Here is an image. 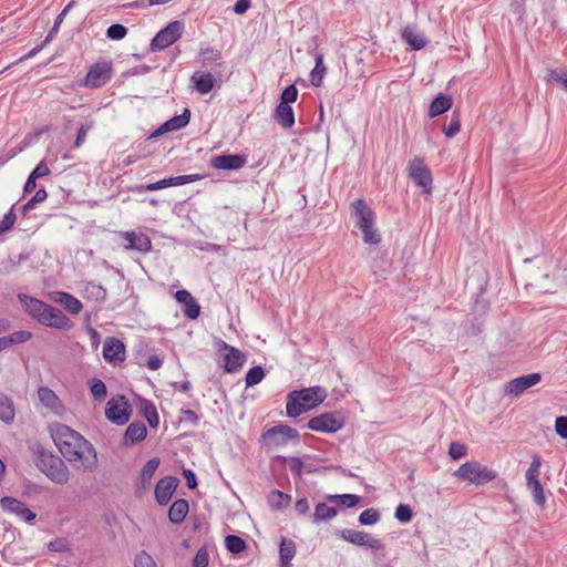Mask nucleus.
I'll use <instances>...</instances> for the list:
<instances>
[{
  "label": "nucleus",
  "instance_id": "1",
  "mask_svg": "<svg viewBox=\"0 0 567 567\" xmlns=\"http://www.w3.org/2000/svg\"><path fill=\"white\" fill-rule=\"evenodd\" d=\"M326 398V390L318 385L293 390L287 395L286 413L289 417H297L317 408Z\"/></svg>",
  "mask_w": 567,
  "mask_h": 567
},
{
  "label": "nucleus",
  "instance_id": "2",
  "mask_svg": "<svg viewBox=\"0 0 567 567\" xmlns=\"http://www.w3.org/2000/svg\"><path fill=\"white\" fill-rule=\"evenodd\" d=\"M33 452L37 468L51 482L58 485H64L69 482L70 471L62 458L42 446H37Z\"/></svg>",
  "mask_w": 567,
  "mask_h": 567
},
{
  "label": "nucleus",
  "instance_id": "3",
  "mask_svg": "<svg viewBox=\"0 0 567 567\" xmlns=\"http://www.w3.org/2000/svg\"><path fill=\"white\" fill-rule=\"evenodd\" d=\"M70 463H80L78 467L84 471H94L97 466L96 450L91 442L80 435L59 450Z\"/></svg>",
  "mask_w": 567,
  "mask_h": 567
},
{
  "label": "nucleus",
  "instance_id": "4",
  "mask_svg": "<svg viewBox=\"0 0 567 567\" xmlns=\"http://www.w3.org/2000/svg\"><path fill=\"white\" fill-rule=\"evenodd\" d=\"M351 216L355 226L361 230L364 243L378 245L381 241V235L374 227L375 214L367 205L363 198H358L350 204Z\"/></svg>",
  "mask_w": 567,
  "mask_h": 567
},
{
  "label": "nucleus",
  "instance_id": "5",
  "mask_svg": "<svg viewBox=\"0 0 567 567\" xmlns=\"http://www.w3.org/2000/svg\"><path fill=\"white\" fill-rule=\"evenodd\" d=\"M453 475L468 484L481 486L494 481L497 472L477 461H470L462 464Z\"/></svg>",
  "mask_w": 567,
  "mask_h": 567
},
{
  "label": "nucleus",
  "instance_id": "6",
  "mask_svg": "<svg viewBox=\"0 0 567 567\" xmlns=\"http://www.w3.org/2000/svg\"><path fill=\"white\" fill-rule=\"evenodd\" d=\"M540 466L542 457L538 454H535L533 456L532 463L529 464V467L526 471L525 477L526 487L532 494L534 503L543 509L546 506L547 496L543 485L539 482Z\"/></svg>",
  "mask_w": 567,
  "mask_h": 567
},
{
  "label": "nucleus",
  "instance_id": "7",
  "mask_svg": "<svg viewBox=\"0 0 567 567\" xmlns=\"http://www.w3.org/2000/svg\"><path fill=\"white\" fill-rule=\"evenodd\" d=\"M300 435L295 427L287 424H278L270 429H267L261 434V442L269 449L284 446L288 442H299Z\"/></svg>",
  "mask_w": 567,
  "mask_h": 567
},
{
  "label": "nucleus",
  "instance_id": "8",
  "mask_svg": "<svg viewBox=\"0 0 567 567\" xmlns=\"http://www.w3.org/2000/svg\"><path fill=\"white\" fill-rule=\"evenodd\" d=\"M346 419L342 412L332 411L311 417L307 427L322 433H334L344 426Z\"/></svg>",
  "mask_w": 567,
  "mask_h": 567
},
{
  "label": "nucleus",
  "instance_id": "9",
  "mask_svg": "<svg viewBox=\"0 0 567 567\" xmlns=\"http://www.w3.org/2000/svg\"><path fill=\"white\" fill-rule=\"evenodd\" d=\"M184 22L175 20L159 30L152 39L150 49L152 52L162 51L176 42L183 34Z\"/></svg>",
  "mask_w": 567,
  "mask_h": 567
},
{
  "label": "nucleus",
  "instance_id": "10",
  "mask_svg": "<svg viewBox=\"0 0 567 567\" xmlns=\"http://www.w3.org/2000/svg\"><path fill=\"white\" fill-rule=\"evenodd\" d=\"M339 535L343 540L355 546L367 547L373 550L384 549V544L379 538H375L371 534L362 530L344 528L339 532Z\"/></svg>",
  "mask_w": 567,
  "mask_h": 567
},
{
  "label": "nucleus",
  "instance_id": "11",
  "mask_svg": "<svg viewBox=\"0 0 567 567\" xmlns=\"http://www.w3.org/2000/svg\"><path fill=\"white\" fill-rule=\"evenodd\" d=\"M132 413V408L124 395L118 399H112L107 402L105 409V416L116 425H124L128 422Z\"/></svg>",
  "mask_w": 567,
  "mask_h": 567
},
{
  "label": "nucleus",
  "instance_id": "12",
  "mask_svg": "<svg viewBox=\"0 0 567 567\" xmlns=\"http://www.w3.org/2000/svg\"><path fill=\"white\" fill-rule=\"evenodd\" d=\"M409 176L426 194L432 190V174L421 157H414L409 166Z\"/></svg>",
  "mask_w": 567,
  "mask_h": 567
},
{
  "label": "nucleus",
  "instance_id": "13",
  "mask_svg": "<svg viewBox=\"0 0 567 567\" xmlns=\"http://www.w3.org/2000/svg\"><path fill=\"white\" fill-rule=\"evenodd\" d=\"M112 78L111 62H96L89 70L84 84L91 89H97L106 84Z\"/></svg>",
  "mask_w": 567,
  "mask_h": 567
},
{
  "label": "nucleus",
  "instance_id": "14",
  "mask_svg": "<svg viewBox=\"0 0 567 567\" xmlns=\"http://www.w3.org/2000/svg\"><path fill=\"white\" fill-rule=\"evenodd\" d=\"M223 348L227 351L223 355V368L227 373L238 372L246 362V354L239 349L223 342Z\"/></svg>",
  "mask_w": 567,
  "mask_h": 567
},
{
  "label": "nucleus",
  "instance_id": "15",
  "mask_svg": "<svg viewBox=\"0 0 567 567\" xmlns=\"http://www.w3.org/2000/svg\"><path fill=\"white\" fill-rule=\"evenodd\" d=\"M38 398L40 403L50 412L55 415H63L65 412V406L61 399L55 394V392L49 386H39L38 389Z\"/></svg>",
  "mask_w": 567,
  "mask_h": 567
},
{
  "label": "nucleus",
  "instance_id": "16",
  "mask_svg": "<svg viewBox=\"0 0 567 567\" xmlns=\"http://www.w3.org/2000/svg\"><path fill=\"white\" fill-rule=\"evenodd\" d=\"M120 236L126 241L124 248L146 254L152 249L151 238L144 233L121 231Z\"/></svg>",
  "mask_w": 567,
  "mask_h": 567
},
{
  "label": "nucleus",
  "instance_id": "17",
  "mask_svg": "<svg viewBox=\"0 0 567 567\" xmlns=\"http://www.w3.org/2000/svg\"><path fill=\"white\" fill-rule=\"evenodd\" d=\"M179 484L175 476H165L161 478L155 486V499L159 505H166Z\"/></svg>",
  "mask_w": 567,
  "mask_h": 567
},
{
  "label": "nucleus",
  "instance_id": "18",
  "mask_svg": "<svg viewBox=\"0 0 567 567\" xmlns=\"http://www.w3.org/2000/svg\"><path fill=\"white\" fill-rule=\"evenodd\" d=\"M246 156L240 154H221L212 157L210 166L215 169L236 171L244 167Z\"/></svg>",
  "mask_w": 567,
  "mask_h": 567
},
{
  "label": "nucleus",
  "instance_id": "19",
  "mask_svg": "<svg viewBox=\"0 0 567 567\" xmlns=\"http://www.w3.org/2000/svg\"><path fill=\"white\" fill-rule=\"evenodd\" d=\"M0 506L3 511L13 513L25 522H32L37 517L35 513L29 509L23 502L11 496L2 497L0 499Z\"/></svg>",
  "mask_w": 567,
  "mask_h": 567
},
{
  "label": "nucleus",
  "instance_id": "20",
  "mask_svg": "<svg viewBox=\"0 0 567 567\" xmlns=\"http://www.w3.org/2000/svg\"><path fill=\"white\" fill-rule=\"evenodd\" d=\"M103 358L107 362H123L125 360V344L117 338L107 337L103 343Z\"/></svg>",
  "mask_w": 567,
  "mask_h": 567
},
{
  "label": "nucleus",
  "instance_id": "21",
  "mask_svg": "<svg viewBox=\"0 0 567 567\" xmlns=\"http://www.w3.org/2000/svg\"><path fill=\"white\" fill-rule=\"evenodd\" d=\"M49 430L51 437L59 450L81 435L75 430L62 423H54L50 425Z\"/></svg>",
  "mask_w": 567,
  "mask_h": 567
},
{
  "label": "nucleus",
  "instance_id": "22",
  "mask_svg": "<svg viewBox=\"0 0 567 567\" xmlns=\"http://www.w3.org/2000/svg\"><path fill=\"white\" fill-rule=\"evenodd\" d=\"M39 323L55 329H69L72 326L68 316H65L60 309L50 305Z\"/></svg>",
  "mask_w": 567,
  "mask_h": 567
},
{
  "label": "nucleus",
  "instance_id": "23",
  "mask_svg": "<svg viewBox=\"0 0 567 567\" xmlns=\"http://www.w3.org/2000/svg\"><path fill=\"white\" fill-rule=\"evenodd\" d=\"M542 380L540 373H529L518 378L513 379L507 384V392L515 396L520 395L527 389L536 385Z\"/></svg>",
  "mask_w": 567,
  "mask_h": 567
},
{
  "label": "nucleus",
  "instance_id": "24",
  "mask_svg": "<svg viewBox=\"0 0 567 567\" xmlns=\"http://www.w3.org/2000/svg\"><path fill=\"white\" fill-rule=\"evenodd\" d=\"M18 298L25 311L33 319L40 322L41 318L44 316V312L48 310L49 305L25 293H19Z\"/></svg>",
  "mask_w": 567,
  "mask_h": 567
},
{
  "label": "nucleus",
  "instance_id": "25",
  "mask_svg": "<svg viewBox=\"0 0 567 567\" xmlns=\"http://www.w3.org/2000/svg\"><path fill=\"white\" fill-rule=\"evenodd\" d=\"M190 120V111L188 109H184L182 114L175 115L168 121L164 122L152 136H158L167 132H173L185 127Z\"/></svg>",
  "mask_w": 567,
  "mask_h": 567
},
{
  "label": "nucleus",
  "instance_id": "26",
  "mask_svg": "<svg viewBox=\"0 0 567 567\" xmlns=\"http://www.w3.org/2000/svg\"><path fill=\"white\" fill-rule=\"evenodd\" d=\"M175 299L177 302L185 306L184 315L188 319H197L199 317L200 307L189 291L185 289L177 290L175 293Z\"/></svg>",
  "mask_w": 567,
  "mask_h": 567
},
{
  "label": "nucleus",
  "instance_id": "27",
  "mask_svg": "<svg viewBox=\"0 0 567 567\" xmlns=\"http://www.w3.org/2000/svg\"><path fill=\"white\" fill-rule=\"evenodd\" d=\"M51 299L63 306L71 315L80 313L83 308L82 302L69 292L54 291L51 293Z\"/></svg>",
  "mask_w": 567,
  "mask_h": 567
},
{
  "label": "nucleus",
  "instance_id": "28",
  "mask_svg": "<svg viewBox=\"0 0 567 567\" xmlns=\"http://www.w3.org/2000/svg\"><path fill=\"white\" fill-rule=\"evenodd\" d=\"M190 81L194 84L195 90L200 94L209 93L215 85V78L209 72L196 71L190 76Z\"/></svg>",
  "mask_w": 567,
  "mask_h": 567
},
{
  "label": "nucleus",
  "instance_id": "29",
  "mask_svg": "<svg viewBox=\"0 0 567 567\" xmlns=\"http://www.w3.org/2000/svg\"><path fill=\"white\" fill-rule=\"evenodd\" d=\"M402 40L414 51L421 50L427 44L426 38L422 33H417L412 25H406L402 30Z\"/></svg>",
  "mask_w": 567,
  "mask_h": 567
},
{
  "label": "nucleus",
  "instance_id": "30",
  "mask_svg": "<svg viewBox=\"0 0 567 567\" xmlns=\"http://www.w3.org/2000/svg\"><path fill=\"white\" fill-rule=\"evenodd\" d=\"M189 505L184 498L176 499L168 509V519L172 524H182L188 514Z\"/></svg>",
  "mask_w": 567,
  "mask_h": 567
},
{
  "label": "nucleus",
  "instance_id": "31",
  "mask_svg": "<svg viewBox=\"0 0 567 567\" xmlns=\"http://www.w3.org/2000/svg\"><path fill=\"white\" fill-rule=\"evenodd\" d=\"M275 120L284 128H290L295 124L292 107L286 103H279L275 111Z\"/></svg>",
  "mask_w": 567,
  "mask_h": 567
},
{
  "label": "nucleus",
  "instance_id": "32",
  "mask_svg": "<svg viewBox=\"0 0 567 567\" xmlns=\"http://www.w3.org/2000/svg\"><path fill=\"white\" fill-rule=\"evenodd\" d=\"M452 106V97L445 94L440 93L430 104L429 107V116L435 117L439 116L446 111H449Z\"/></svg>",
  "mask_w": 567,
  "mask_h": 567
},
{
  "label": "nucleus",
  "instance_id": "33",
  "mask_svg": "<svg viewBox=\"0 0 567 567\" xmlns=\"http://www.w3.org/2000/svg\"><path fill=\"white\" fill-rule=\"evenodd\" d=\"M147 429L143 422L131 423L124 434L125 443L132 444L143 441L146 437Z\"/></svg>",
  "mask_w": 567,
  "mask_h": 567
},
{
  "label": "nucleus",
  "instance_id": "34",
  "mask_svg": "<svg viewBox=\"0 0 567 567\" xmlns=\"http://www.w3.org/2000/svg\"><path fill=\"white\" fill-rule=\"evenodd\" d=\"M296 555V544L291 539H287L285 537L281 538L279 546V559L281 567H287L290 565L291 560Z\"/></svg>",
  "mask_w": 567,
  "mask_h": 567
},
{
  "label": "nucleus",
  "instance_id": "35",
  "mask_svg": "<svg viewBox=\"0 0 567 567\" xmlns=\"http://www.w3.org/2000/svg\"><path fill=\"white\" fill-rule=\"evenodd\" d=\"M16 410L13 401L10 396L0 393V420L6 424L14 421Z\"/></svg>",
  "mask_w": 567,
  "mask_h": 567
},
{
  "label": "nucleus",
  "instance_id": "36",
  "mask_svg": "<svg viewBox=\"0 0 567 567\" xmlns=\"http://www.w3.org/2000/svg\"><path fill=\"white\" fill-rule=\"evenodd\" d=\"M291 501V496L279 489H274L268 495V505L272 511L286 508Z\"/></svg>",
  "mask_w": 567,
  "mask_h": 567
},
{
  "label": "nucleus",
  "instance_id": "37",
  "mask_svg": "<svg viewBox=\"0 0 567 567\" xmlns=\"http://www.w3.org/2000/svg\"><path fill=\"white\" fill-rule=\"evenodd\" d=\"M337 515L334 506H329L326 503H318L312 515V522L319 524L332 519Z\"/></svg>",
  "mask_w": 567,
  "mask_h": 567
},
{
  "label": "nucleus",
  "instance_id": "38",
  "mask_svg": "<svg viewBox=\"0 0 567 567\" xmlns=\"http://www.w3.org/2000/svg\"><path fill=\"white\" fill-rule=\"evenodd\" d=\"M316 65L310 73V82L313 86H320L322 83V79L327 71L323 64V54L317 53L315 55Z\"/></svg>",
  "mask_w": 567,
  "mask_h": 567
},
{
  "label": "nucleus",
  "instance_id": "39",
  "mask_svg": "<svg viewBox=\"0 0 567 567\" xmlns=\"http://www.w3.org/2000/svg\"><path fill=\"white\" fill-rule=\"evenodd\" d=\"M159 466V458L153 457L146 462L141 471L142 485L146 487L151 484L152 477Z\"/></svg>",
  "mask_w": 567,
  "mask_h": 567
},
{
  "label": "nucleus",
  "instance_id": "40",
  "mask_svg": "<svg viewBox=\"0 0 567 567\" xmlns=\"http://www.w3.org/2000/svg\"><path fill=\"white\" fill-rule=\"evenodd\" d=\"M328 501L337 506L351 508L360 502V497L354 494L329 495Z\"/></svg>",
  "mask_w": 567,
  "mask_h": 567
},
{
  "label": "nucleus",
  "instance_id": "41",
  "mask_svg": "<svg viewBox=\"0 0 567 567\" xmlns=\"http://www.w3.org/2000/svg\"><path fill=\"white\" fill-rule=\"evenodd\" d=\"M141 410L151 427H156L159 423L158 413L155 405L147 400L141 402Z\"/></svg>",
  "mask_w": 567,
  "mask_h": 567
},
{
  "label": "nucleus",
  "instance_id": "42",
  "mask_svg": "<svg viewBox=\"0 0 567 567\" xmlns=\"http://www.w3.org/2000/svg\"><path fill=\"white\" fill-rule=\"evenodd\" d=\"M75 6V0H71L65 7L64 9L58 14L55 21H54V24L52 27V29L50 30V32L48 33L47 38H45V42H50L54 35L59 32V28L61 25V23L63 22L65 16L70 12V10Z\"/></svg>",
  "mask_w": 567,
  "mask_h": 567
},
{
  "label": "nucleus",
  "instance_id": "43",
  "mask_svg": "<svg viewBox=\"0 0 567 567\" xmlns=\"http://www.w3.org/2000/svg\"><path fill=\"white\" fill-rule=\"evenodd\" d=\"M546 80L555 82L567 92V70L549 69L547 72Z\"/></svg>",
  "mask_w": 567,
  "mask_h": 567
},
{
  "label": "nucleus",
  "instance_id": "44",
  "mask_svg": "<svg viewBox=\"0 0 567 567\" xmlns=\"http://www.w3.org/2000/svg\"><path fill=\"white\" fill-rule=\"evenodd\" d=\"M199 60L204 66L209 65L213 62L219 61L221 59V53L218 49L215 48H204L199 51Z\"/></svg>",
  "mask_w": 567,
  "mask_h": 567
},
{
  "label": "nucleus",
  "instance_id": "45",
  "mask_svg": "<svg viewBox=\"0 0 567 567\" xmlns=\"http://www.w3.org/2000/svg\"><path fill=\"white\" fill-rule=\"evenodd\" d=\"M226 548L233 554H239L245 550V540L237 535H228L225 539Z\"/></svg>",
  "mask_w": 567,
  "mask_h": 567
},
{
  "label": "nucleus",
  "instance_id": "46",
  "mask_svg": "<svg viewBox=\"0 0 567 567\" xmlns=\"http://www.w3.org/2000/svg\"><path fill=\"white\" fill-rule=\"evenodd\" d=\"M264 378H265L264 369L259 365L252 367L251 369L248 370V372L246 374V378H245L246 386L249 388V386L256 385V384L260 383Z\"/></svg>",
  "mask_w": 567,
  "mask_h": 567
},
{
  "label": "nucleus",
  "instance_id": "47",
  "mask_svg": "<svg viewBox=\"0 0 567 567\" xmlns=\"http://www.w3.org/2000/svg\"><path fill=\"white\" fill-rule=\"evenodd\" d=\"M381 518V515L375 508H367L359 515V523L361 525H374Z\"/></svg>",
  "mask_w": 567,
  "mask_h": 567
},
{
  "label": "nucleus",
  "instance_id": "48",
  "mask_svg": "<svg viewBox=\"0 0 567 567\" xmlns=\"http://www.w3.org/2000/svg\"><path fill=\"white\" fill-rule=\"evenodd\" d=\"M91 393L96 401H103L106 398L107 389L100 379H93L90 385Z\"/></svg>",
  "mask_w": 567,
  "mask_h": 567
},
{
  "label": "nucleus",
  "instance_id": "49",
  "mask_svg": "<svg viewBox=\"0 0 567 567\" xmlns=\"http://www.w3.org/2000/svg\"><path fill=\"white\" fill-rule=\"evenodd\" d=\"M461 130V118L458 112L454 111L451 117V122L443 128L446 137H454Z\"/></svg>",
  "mask_w": 567,
  "mask_h": 567
},
{
  "label": "nucleus",
  "instance_id": "50",
  "mask_svg": "<svg viewBox=\"0 0 567 567\" xmlns=\"http://www.w3.org/2000/svg\"><path fill=\"white\" fill-rule=\"evenodd\" d=\"M394 517L403 523H410L413 518V512L411 507L406 504H399L395 508Z\"/></svg>",
  "mask_w": 567,
  "mask_h": 567
},
{
  "label": "nucleus",
  "instance_id": "51",
  "mask_svg": "<svg viewBox=\"0 0 567 567\" xmlns=\"http://www.w3.org/2000/svg\"><path fill=\"white\" fill-rule=\"evenodd\" d=\"M127 34V28L120 23L111 24L106 30V35L112 40H122Z\"/></svg>",
  "mask_w": 567,
  "mask_h": 567
},
{
  "label": "nucleus",
  "instance_id": "52",
  "mask_svg": "<svg viewBox=\"0 0 567 567\" xmlns=\"http://www.w3.org/2000/svg\"><path fill=\"white\" fill-rule=\"evenodd\" d=\"M200 179V175L198 174H190V175H179L175 177L167 178V182H169V186H181L185 184H189L193 182H197Z\"/></svg>",
  "mask_w": 567,
  "mask_h": 567
},
{
  "label": "nucleus",
  "instance_id": "53",
  "mask_svg": "<svg viewBox=\"0 0 567 567\" xmlns=\"http://www.w3.org/2000/svg\"><path fill=\"white\" fill-rule=\"evenodd\" d=\"M134 567H157V565L151 555L142 550L135 557Z\"/></svg>",
  "mask_w": 567,
  "mask_h": 567
},
{
  "label": "nucleus",
  "instance_id": "54",
  "mask_svg": "<svg viewBox=\"0 0 567 567\" xmlns=\"http://www.w3.org/2000/svg\"><path fill=\"white\" fill-rule=\"evenodd\" d=\"M449 454L453 460H458L467 454V447L460 442H452L449 449Z\"/></svg>",
  "mask_w": 567,
  "mask_h": 567
},
{
  "label": "nucleus",
  "instance_id": "55",
  "mask_svg": "<svg viewBox=\"0 0 567 567\" xmlns=\"http://www.w3.org/2000/svg\"><path fill=\"white\" fill-rule=\"evenodd\" d=\"M16 219L17 217L12 207L0 220V234L10 230L13 227Z\"/></svg>",
  "mask_w": 567,
  "mask_h": 567
},
{
  "label": "nucleus",
  "instance_id": "56",
  "mask_svg": "<svg viewBox=\"0 0 567 567\" xmlns=\"http://www.w3.org/2000/svg\"><path fill=\"white\" fill-rule=\"evenodd\" d=\"M282 458L286 460V457H282ZM287 461L289 462V470L291 471V473L296 477H301L302 471H303L302 460L297 456H291V457L287 458Z\"/></svg>",
  "mask_w": 567,
  "mask_h": 567
},
{
  "label": "nucleus",
  "instance_id": "57",
  "mask_svg": "<svg viewBox=\"0 0 567 567\" xmlns=\"http://www.w3.org/2000/svg\"><path fill=\"white\" fill-rule=\"evenodd\" d=\"M298 96V90L293 84L288 85L282 92H281V102L290 104L293 103L297 100Z\"/></svg>",
  "mask_w": 567,
  "mask_h": 567
},
{
  "label": "nucleus",
  "instance_id": "58",
  "mask_svg": "<svg viewBox=\"0 0 567 567\" xmlns=\"http://www.w3.org/2000/svg\"><path fill=\"white\" fill-rule=\"evenodd\" d=\"M92 127H93V122H86V123L81 124V126L79 127L78 134H76L75 142H74L75 147H80L85 142L87 132Z\"/></svg>",
  "mask_w": 567,
  "mask_h": 567
},
{
  "label": "nucleus",
  "instance_id": "59",
  "mask_svg": "<svg viewBox=\"0 0 567 567\" xmlns=\"http://www.w3.org/2000/svg\"><path fill=\"white\" fill-rule=\"evenodd\" d=\"M209 563V557L206 548H199L194 557L193 566L194 567H207Z\"/></svg>",
  "mask_w": 567,
  "mask_h": 567
},
{
  "label": "nucleus",
  "instance_id": "60",
  "mask_svg": "<svg viewBox=\"0 0 567 567\" xmlns=\"http://www.w3.org/2000/svg\"><path fill=\"white\" fill-rule=\"evenodd\" d=\"M42 492H43V487L31 482V481H25L23 483V495L24 496L38 495V494H41Z\"/></svg>",
  "mask_w": 567,
  "mask_h": 567
},
{
  "label": "nucleus",
  "instance_id": "61",
  "mask_svg": "<svg viewBox=\"0 0 567 567\" xmlns=\"http://www.w3.org/2000/svg\"><path fill=\"white\" fill-rule=\"evenodd\" d=\"M9 337L11 340V344H17V343H24L28 340H30L32 338V333L29 331L22 330V331H17L14 333L9 334Z\"/></svg>",
  "mask_w": 567,
  "mask_h": 567
},
{
  "label": "nucleus",
  "instance_id": "62",
  "mask_svg": "<svg viewBox=\"0 0 567 567\" xmlns=\"http://www.w3.org/2000/svg\"><path fill=\"white\" fill-rule=\"evenodd\" d=\"M555 430L559 436L567 439V415L558 416L555 421Z\"/></svg>",
  "mask_w": 567,
  "mask_h": 567
},
{
  "label": "nucleus",
  "instance_id": "63",
  "mask_svg": "<svg viewBox=\"0 0 567 567\" xmlns=\"http://www.w3.org/2000/svg\"><path fill=\"white\" fill-rule=\"evenodd\" d=\"M50 174V169L44 162H40L35 168L31 172L32 178L44 177Z\"/></svg>",
  "mask_w": 567,
  "mask_h": 567
},
{
  "label": "nucleus",
  "instance_id": "64",
  "mask_svg": "<svg viewBox=\"0 0 567 567\" xmlns=\"http://www.w3.org/2000/svg\"><path fill=\"white\" fill-rule=\"evenodd\" d=\"M183 475L186 480L187 487L190 489L196 488L197 480L195 473L192 470L185 468L183 470Z\"/></svg>",
  "mask_w": 567,
  "mask_h": 567
}]
</instances>
